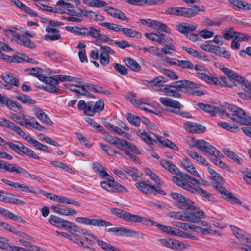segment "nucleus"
Returning a JSON list of instances; mask_svg holds the SVG:
<instances>
[{"label": "nucleus", "instance_id": "1", "mask_svg": "<svg viewBox=\"0 0 251 251\" xmlns=\"http://www.w3.org/2000/svg\"><path fill=\"white\" fill-rule=\"evenodd\" d=\"M224 110L226 115L233 121L248 125L251 123V118L240 108L227 104Z\"/></svg>", "mask_w": 251, "mask_h": 251}, {"label": "nucleus", "instance_id": "2", "mask_svg": "<svg viewBox=\"0 0 251 251\" xmlns=\"http://www.w3.org/2000/svg\"><path fill=\"white\" fill-rule=\"evenodd\" d=\"M199 78L210 84H214L220 86H227L231 87L232 85L228 84L226 79L224 77H220L218 79L215 77H212L206 74L207 69L201 65L194 66V68Z\"/></svg>", "mask_w": 251, "mask_h": 251}, {"label": "nucleus", "instance_id": "3", "mask_svg": "<svg viewBox=\"0 0 251 251\" xmlns=\"http://www.w3.org/2000/svg\"><path fill=\"white\" fill-rule=\"evenodd\" d=\"M7 149H12L19 155H26L35 159H39V156L32 150L27 147L25 146L22 143L18 142L15 144L11 142H7L6 144Z\"/></svg>", "mask_w": 251, "mask_h": 251}, {"label": "nucleus", "instance_id": "4", "mask_svg": "<svg viewBox=\"0 0 251 251\" xmlns=\"http://www.w3.org/2000/svg\"><path fill=\"white\" fill-rule=\"evenodd\" d=\"M107 177L105 181L100 182V185L103 189L110 193L127 192L126 187L115 181L112 176H109Z\"/></svg>", "mask_w": 251, "mask_h": 251}, {"label": "nucleus", "instance_id": "5", "mask_svg": "<svg viewBox=\"0 0 251 251\" xmlns=\"http://www.w3.org/2000/svg\"><path fill=\"white\" fill-rule=\"evenodd\" d=\"M175 175L176 176H173L172 180L176 185L189 192L194 190L193 187L188 183V179L189 178V175L180 171L179 170Z\"/></svg>", "mask_w": 251, "mask_h": 251}, {"label": "nucleus", "instance_id": "6", "mask_svg": "<svg viewBox=\"0 0 251 251\" xmlns=\"http://www.w3.org/2000/svg\"><path fill=\"white\" fill-rule=\"evenodd\" d=\"M170 195L175 201L174 205L180 209L187 211L190 204H193V201L191 200L180 193L172 192Z\"/></svg>", "mask_w": 251, "mask_h": 251}, {"label": "nucleus", "instance_id": "7", "mask_svg": "<svg viewBox=\"0 0 251 251\" xmlns=\"http://www.w3.org/2000/svg\"><path fill=\"white\" fill-rule=\"evenodd\" d=\"M230 227L236 238L244 244V246L241 248V249L246 251H251V237L249 234L233 226H230Z\"/></svg>", "mask_w": 251, "mask_h": 251}, {"label": "nucleus", "instance_id": "8", "mask_svg": "<svg viewBox=\"0 0 251 251\" xmlns=\"http://www.w3.org/2000/svg\"><path fill=\"white\" fill-rule=\"evenodd\" d=\"M221 70L230 79L236 80L242 84L245 87L244 88V90L251 94V84L247 80H245L244 78L238 74L234 72L228 68L223 67L221 69Z\"/></svg>", "mask_w": 251, "mask_h": 251}, {"label": "nucleus", "instance_id": "9", "mask_svg": "<svg viewBox=\"0 0 251 251\" xmlns=\"http://www.w3.org/2000/svg\"><path fill=\"white\" fill-rule=\"evenodd\" d=\"M7 128L16 132L19 136L32 144L37 150H40L41 148L43 145L42 143L28 135L20 127L16 126L14 123L11 122Z\"/></svg>", "mask_w": 251, "mask_h": 251}, {"label": "nucleus", "instance_id": "10", "mask_svg": "<svg viewBox=\"0 0 251 251\" xmlns=\"http://www.w3.org/2000/svg\"><path fill=\"white\" fill-rule=\"evenodd\" d=\"M186 212L187 221L192 223H197L199 219L204 218L206 217L204 212L197 207L193 202Z\"/></svg>", "mask_w": 251, "mask_h": 251}, {"label": "nucleus", "instance_id": "11", "mask_svg": "<svg viewBox=\"0 0 251 251\" xmlns=\"http://www.w3.org/2000/svg\"><path fill=\"white\" fill-rule=\"evenodd\" d=\"M193 146L201 151L207 153L209 157L211 154L219 156V151L209 143L203 140L200 139L195 141Z\"/></svg>", "mask_w": 251, "mask_h": 251}, {"label": "nucleus", "instance_id": "12", "mask_svg": "<svg viewBox=\"0 0 251 251\" xmlns=\"http://www.w3.org/2000/svg\"><path fill=\"white\" fill-rule=\"evenodd\" d=\"M39 193L42 194L50 199L61 203H66L68 204H72L75 206H80L81 203L78 201H75L74 200L68 198L66 197L58 196L54 194L46 192L43 190H40L39 191Z\"/></svg>", "mask_w": 251, "mask_h": 251}, {"label": "nucleus", "instance_id": "13", "mask_svg": "<svg viewBox=\"0 0 251 251\" xmlns=\"http://www.w3.org/2000/svg\"><path fill=\"white\" fill-rule=\"evenodd\" d=\"M75 221L79 223L97 226L98 227H107L112 226V223L103 220L90 219L86 217H77Z\"/></svg>", "mask_w": 251, "mask_h": 251}, {"label": "nucleus", "instance_id": "14", "mask_svg": "<svg viewBox=\"0 0 251 251\" xmlns=\"http://www.w3.org/2000/svg\"><path fill=\"white\" fill-rule=\"evenodd\" d=\"M142 23L147 26L155 30L170 33V30L167 26L160 21L152 19H145L142 20Z\"/></svg>", "mask_w": 251, "mask_h": 251}, {"label": "nucleus", "instance_id": "15", "mask_svg": "<svg viewBox=\"0 0 251 251\" xmlns=\"http://www.w3.org/2000/svg\"><path fill=\"white\" fill-rule=\"evenodd\" d=\"M205 10L204 6H201V7L194 6L192 8L180 7L179 16H183L186 18L193 17L196 16L199 12L204 11Z\"/></svg>", "mask_w": 251, "mask_h": 251}, {"label": "nucleus", "instance_id": "16", "mask_svg": "<svg viewBox=\"0 0 251 251\" xmlns=\"http://www.w3.org/2000/svg\"><path fill=\"white\" fill-rule=\"evenodd\" d=\"M159 241L163 246L174 250H182L186 249L187 246H189L188 244H185L179 241L171 239H160Z\"/></svg>", "mask_w": 251, "mask_h": 251}, {"label": "nucleus", "instance_id": "17", "mask_svg": "<svg viewBox=\"0 0 251 251\" xmlns=\"http://www.w3.org/2000/svg\"><path fill=\"white\" fill-rule=\"evenodd\" d=\"M19 124L23 126L29 125L32 128L45 133L48 131V129L40 125L33 117H29L28 118L22 117L21 122Z\"/></svg>", "mask_w": 251, "mask_h": 251}, {"label": "nucleus", "instance_id": "18", "mask_svg": "<svg viewBox=\"0 0 251 251\" xmlns=\"http://www.w3.org/2000/svg\"><path fill=\"white\" fill-rule=\"evenodd\" d=\"M0 170H3L9 173L17 174H26L27 171L21 167L17 166L15 164H11L7 162L0 160Z\"/></svg>", "mask_w": 251, "mask_h": 251}, {"label": "nucleus", "instance_id": "19", "mask_svg": "<svg viewBox=\"0 0 251 251\" xmlns=\"http://www.w3.org/2000/svg\"><path fill=\"white\" fill-rule=\"evenodd\" d=\"M0 170H3L9 173L17 174H26L27 171L21 167L17 166L15 164H11L7 162L0 160Z\"/></svg>", "mask_w": 251, "mask_h": 251}, {"label": "nucleus", "instance_id": "20", "mask_svg": "<svg viewBox=\"0 0 251 251\" xmlns=\"http://www.w3.org/2000/svg\"><path fill=\"white\" fill-rule=\"evenodd\" d=\"M108 232L113 233L116 236L133 237L138 235V232L128 228L123 227H113L106 230Z\"/></svg>", "mask_w": 251, "mask_h": 251}, {"label": "nucleus", "instance_id": "21", "mask_svg": "<svg viewBox=\"0 0 251 251\" xmlns=\"http://www.w3.org/2000/svg\"><path fill=\"white\" fill-rule=\"evenodd\" d=\"M137 135L146 143L149 145H152V142L158 144L161 142L160 138L156 134L151 132H145V131L139 130L137 132Z\"/></svg>", "mask_w": 251, "mask_h": 251}, {"label": "nucleus", "instance_id": "22", "mask_svg": "<svg viewBox=\"0 0 251 251\" xmlns=\"http://www.w3.org/2000/svg\"><path fill=\"white\" fill-rule=\"evenodd\" d=\"M135 186L140 192L147 195H152V190H156L155 186L149 183L148 181L137 182Z\"/></svg>", "mask_w": 251, "mask_h": 251}, {"label": "nucleus", "instance_id": "23", "mask_svg": "<svg viewBox=\"0 0 251 251\" xmlns=\"http://www.w3.org/2000/svg\"><path fill=\"white\" fill-rule=\"evenodd\" d=\"M86 36H90L96 39L103 42H108L111 40L105 35L101 34L99 29L92 26L87 28Z\"/></svg>", "mask_w": 251, "mask_h": 251}, {"label": "nucleus", "instance_id": "24", "mask_svg": "<svg viewBox=\"0 0 251 251\" xmlns=\"http://www.w3.org/2000/svg\"><path fill=\"white\" fill-rule=\"evenodd\" d=\"M128 143L130 144V147H128L127 146L124 147L123 149L120 150L124 151L125 154L133 162L137 163H140V161L139 158L132 154L129 151L134 152L137 154H141V151L135 145H133L131 143L128 142Z\"/></svg>", "mask_w": 251, "mask_h": 251}, {"label": "nucleus", "instance_id": "25", "mask_svg": "<svg viewBox=\"0 0 251 251\" xmlns=\"http://www.w3.org/2000/svg\"><path fill=\"white\" fill-rule=\"evenodd\" d=\"M104 140L113 145L117 148L123 149L124 147H130V144L128 143V141L111 135H107L104 137Z\"/></svg>", "mask_w": 251, "mask_h": 251}, {"label": "nucleus", "instance_id": "26", "mask_svg": "<svg viewBox=\"0 0 251 251\" xmlns=\"http://www.w3.org/2000/svg\"><path fill=\"white\" fill-rule=\"evenodd\" d=\"M51 209L54 212L62 215L74 216L77 214V212L75 210L61 205H53Z\"/></svg>", "mask_w": 251, "mask_h": 251}, {"label": "nucleus", "instance_id": "27", "mask_svg": "<svg viewBox=\"0 0 251 251\" xmlns=\"http://www.w3.org/2000/svg\"><path fill=\"white\" fill-rule=\"evenodd\" d=\"M184 127L186 131L194 133H201L206 130L205 126L196 123L187 122L184 124Z\"/></svg>", "mask_w": 251, "mask_h": 251}, {"label": "nucleus", "instance_id": "28", "mask_svg": "<svg viewBox=\"0 0 251 251\" xmlns=\"http://www.w3.org/2000/svg\"><path fill=\"white\" fill-rule=\"evenodd\" d=\"M197 105L201 109L209 113L211 116H214L218 113L224 114L225 112L224 108L222 106L218 107L201 103H198Z\"/></svg>", "mask_w": 251, "mask_h": 251}, {"label": "nucleus", "instance_id": "29", "mask_svg": "<svg viewBox=\"0 0 251 251\" xmlns=\"http://www.w3.org/2000/svg\"><path fill=\"white\" fill-rule=\"evenodd\" d=\"M77 106L79 110H83L87 115L93 116L95 113L94 105L92 102L86 103L84 100H80L77 104Z\"/></svg>", "mask_w": 251, "mask_h": 251}, {"label": "nucleus", "instance_id": "30", "mask_svg": "<svg viewBox=\"0 0 251 251\" xmlns=\"http://www.w3.org/2000/svg\"><path fill=\"white\" fill-rule=\"evenodd\" d=\"M180 162L183 167L190 174L193 176L200 177V174L196 170L194 165L191 162L190 160L186 157L182 158L180 160Z\"/></svg>", "mask_w": 251, "mask_h": 251}, {"label": "nucleus", "instance_id": "31", "mask_svg": "<svg viewBox=\"0 0 251 251\" xmlns=\"http://www.w3.org/2000/svg\"><path fill=\"white\" fill-rule=\"evenodd\" d=\"M175 87L179 91L181 88H187L190 89H197L200 87V84L193 82L187 80H182L173 83Z\"/></svg>", "mask_w": 251, "mask_h": 251}, {"label": "nucleus", "instance_id": "32", "mask_svg": "<svg viewBox=\"0 0 251 251\" xmlns=\"http://www.w3.org/2000/svg\"><path fill=\"white\" fill-rule=\"evenodd\" d=\"M0 77L7 84L16 87L19 86L18 79L12 73L9 72H3L1 74Z\"/></svg>", "mask_w": 251, "mask_h": 251}, {"label": "nucleus", "instance_id": "33", "mask_svg": "<svg viewBox=\"0 0 251 251\" xmlns=\"http://www.w3.org/2000/svg\"><path fill=\"white\" fill-rule=\"evenodd\" d=\"M197 27L198 25H193L187 23H180L177 26L178 30L183 34L194 31Z\"/></svg>", "mask_w": 251, "mask_h": 251}, {"label": "nucleus", "instance_id": "34", "mask_svg": "<svg viewBox=\"0 0 251 251\" xmlns=\"http://www.w3.org/2000/svg\"><path fill=\"white\" fill-rule=\"evenodd\" d=\"M105 11L111 16H113L117 19L123 20L128 21V19L126 17V15L121 11L119 9L114 8L112 7H107L105 9Z\"/></svg>", "mask_w": 251, "mask_h": 251}, {"label": "nucleus", "instance_id": "35", "mask_svg": "<svg viewBox=\"0 0 251 251\" xmlns=\"http://www.w3.org/2000/svg\"><path fill=\"white\" fill-rule=\"evenodd\" d=\"M159 101L165 106L171 107L176 109H180L181 107V104L178 101L168 97H160L159 98Z\"/></svg>", "mask_w": 251, "mask_h": 251}, {"label": "nucleus", "instance_id": "36", "mask_svg": "<svg viewBox=\"0 0 251 251\" xmlns=\"http://www.w3.org/2000/svg\"><path fill=\"white\" fill-rule=\"evenodd\" d=\"M64 25L62 22L50 19L49 25L46 27L45 31L48 33L59 32V30L57 28L58 26Z\"/></svg>", "mask_w": 251, "mask_h": 251}, {"label": "nucleus", "instance_id": "37", "mask_svg": "<svg viewBox=\"0 0 251 251\" xmlns=\"http://www.w3.org/2000/svg\"><path fill=\"white\" fill-rule=\"evenodd\" d=\"M12 187L16 190H20L23 192H30L33 194H37L39 193L37 190H36L33 187H30L27 185H25L23 184L13 182L12 184Z\"/></svg>", "mask_w": 251, "mask_h": 251}, {"label": "nucleus", "instance_id": "38", "mask_svg": "<svg viewBox=\"0 0 251 251\" xmlns=\"http://www.w3.org/2000/svg\"><path fill=\"white\" fill-rule=\"evenodd\" d=\"M35 115L41 121L45 123L48 125L52 126L53 123L52 121L49 118L48 115L41 109H36L35 110Z\"/></svg>", "mask_w": 251, "mask_h": 251}, {"label": "nucleus", "instance_id": "39", "mask_svg": "<svg viewBox=\"0 0 251 251\" xmlns=\"http://www.w3.org/2000/svg\"><path fill=\"white\" fill-rule=\"evenodd\" d=\"M93 169L96 173H97L100 177L103 178H106L109 175L105 171L103 167L99 162H95L93 163Z\"/></svg>", "mask_w": 251, "mask_h": 251}, {"label": "nucleus", "instance_id": "40", "mask_svg": "<svg viewBox=\"0 0 251 251\" xmlns=\"http://www.w3.org/2000/svg\"><path fill=\"white\" fill-rule=\"evenodd\" d=\"M187 153L191 158L195 159L199 163L206 166H208L209 165L208 162L203 156H202L196 151H188Z\"/></svg>", "mask_w": 251, "mask_h": 251}, {"label": "nucleus", "instance_id": "41", "mask_svg": "<svg viewBox=\"0 0 251 251\" xmlns=\"http://www.w3.org/2000/svg\"><path fill=\"white\" fill-rule=\"evenodd\" d=\"M36 6L45 11L60 14L65 13V11L59 8L53 7L41 3L36 4Z\"/></svg>", "mask_w": 251, "mask_h": 251}, {"label": "nucleus", "instance_id": "42", "mask_svg": "<svg viewBox=\"0 0 251 251\" xmlns=\"http://www.w3.org/2000/svg\"><path fill=\"white\" fill-rule=\"evenodd\" d=\"M219 153H220L219 156L211 154L209 157L210 159L214 164L218 165L219 167L225 168L226 170L230 171V168L220 160V158L222 157L223 156L219 151Z\"/></svg>", "mask_w": 251, "mask_h": 251}, {"label": "nucleus", "instance_id": "43", "mask_svg": "<svg viewBox=\"0 0 251 251\" xmlns=\"http://www.w3.org/2000/svg\"><path fill=\"white\" fill-rule=\"evenodd\" d=\"M193 190H192L190 191V193L192 194H195L196 193H199L200 194L202 197H204L205 199H206L207 200L209 201H214V198L212 194H210L209 192L206 191L205 190H203V189L198 187L196 188H194L193 187Z\"/></svg>", "mask_w": 251, "mask_h": 251}, {"label": "nucleus", "instance_id": "44", "mask_svg": "<svg viewBox=\"0 0 251 251\" xmlns=\"http://www.w3.org/2000/svg\"><path fill=\"white\" fill-rule=\"evenodd\" d=\"M145 36L149 40L152 41L156 42L160 44H164L165 39L164 38L163 34H156L155 33H146L144 34Z\"/></svg>", "mask_w": 251, "mask_h": 251}, {"label": "nucleus", "instance_id": "45", "mask_svg": "<svg viewBox=\"0 0 251 251\" xmlns=\"http://www.w3.org/2000/svg\"><path fill=\"white\" fill-rule=\"evenodd\" d=\"M160 165L165 169L174 174H176L179 170L175 165L165 160H161L160 161Z\"/></svg>", "mask_w": 251, "mask_h": 251}, {"label": "nucleus", "instance_id": "46", "mask_svg": "<svg viewBox=\"0 0 251 251\" xmlns=\"http://www.w3.org/2000/svg\"><path fill=\"white\" fill-rule=\"evenodd\" d=\"M223 152L227 155L230 159H232L237 164H241L243 162V159L239 156L234 153L230 149L228 148H224L222 150Z\"/></svg>", "mask_w": 251, "mask_h": 251}, {"label": "nucleus", "instance_id": "47", "mask_svg": "<svg viewBox=\"0 0 251 251\" xmlns=\"http://www.w3.org/2000/svg\"><path fill=\"white\" fill-rule=\"evenodd\" d=\"M182 49L190 55L201 60H206V57L202 56L201 53L193 48L187 47L185 46L182 47Z\"/></svg>", "mask_w": 251, "mask_h": 251}, {"label": "nucleus", "instance_id": "48", "mask_svg": "<svg viewBox=\"0 0 251 251\" xmlns=\"http://www.w3.org/2000/svg\"><path fill=\"white\" fill-rule=\"evenodd\" d=\"M167 215L170 218L187 221L186 212H181L179 211H170L167 213Z\"/></svg>", "mask_w": 251, "mask_h": 251}, {"label": "nucleus", "instance_id": "49", "mask_svg": "<svg viewBox=\"0 0 251 251\" xmlns=\"http://www.w3.org/2000/svg\"><path fill=\"white\" fill-rule=\"evenodd\" d=\"M40 80L45 83L48 85L56 86L59 84L57 78H56V75L51 77H47L45 76H40Z\"/></svg>", "mask_w": 251, "mask_h": 251}, {"label": "nucleus", "instance_id": "50", "mask_svg": "<svg viewBox=\"0 0 251 251\" xmlns=\"http://www.w3.org/2000/svg\"><path fill=\"white\" fill-rule=\"evenodd\" d=\"M186 225L187 226H186V229L185 230H189L191 231L201 234L202 235H204L205 233L208 231L207 229H201V226H199L196 225L189 224L187 223Z\"/></svg>", "mask_w": 251, "mask_h": 251}, {"label": "nucleus", "instance_id": "51", "mask_svg": "<svg viewBox=\"0 0 251 251\" xmlns=\"http://www.w3.org/2000/svg\"><path fill=\"white\" fill-rule=\"evenodd\" d=\"M186 225L187 226H186V229L185 230H189L191 231L201 234L202 235H204L205 233L208 231L207 229H201V226H199L196 225L189 224L187 223Z\"/></svg>", "mask_w": 251, "mask_h": 251}, {"label": "nucleus", "instance_id": "52", "mask_svg": "<svg viewBox=\"0 0 251 251\" xmlns=\"http://www.w3.org/2000/svg\"><path fill=\"white\" fill-rule=\"evenodd\" d=\"M126 65L135 72H139L141 70V66L134 60L127 58L125 60Z\"/></svg>", "mask_w": 251, "mask_h": 251}, {"label": "nucleus", "instance_id": "53", "mask_svg": "<svg viewBox=\"0 0 251 251\" xmlns=\"http://www.w3.org/2000/svg\"><path fill=\"white\" fill-rule=\"evenodd\" d=\"M1 201L20 205H23L25 203L24 201L21 200L3 195L1 199Z\"/></svg>", "mask_w": 251, "mask_h": 251}, {"label": "nucleus", "instance_id": "54", "mask_svg": "<svg viewBox=\"0 0 251 251\" xmlns=\"http://www.w3.org/2000/svg\"><path fill=\"white\" fill-rule=\"evenodd\" d=\"M86 27L80 28L76 26H67L66 29L67 31L72 33H75L78 35L86 36Z\"/></svg>", "mask_w": 251, "mask_h": 251}, {"label": "nucleus", "instance_id": "55", "mask_svg": "<svg viewBox=\"0 0 251 251\" xmlns=\"http://www.w3.org/2000/svg\"><path fill=\"white\" fill-rule=\"evenodd\" d=\"M120 31L122 32L125 35L132 38H140L141 37V35L138 32L130 28L121 27Z\"/></svg>", "mask_w": 251, "mask_h": 251}, {"label": "nucleus", "instance_id": "56", "mask_svg": "<svg viewBox=\"0 0 251 251\" xmlns=\"http://www.w3.org/2000/svg\"><path fill=\"white\" fill-rule=\"evenodd\" d=\"M128 121L132 125H134L136 127H138L141 123V120L140 118L135 115L131 113H127L126 116Z\"/></svg>", "mask_w": 251, "mask_h": 251}, {"label": "nucleus", "instance_id": "57", "mask_svg": "<svg viewBox=\"0 0 251 251\" xmlns=\"http://www.w3.org/2000/svg\"><path fill=\"white\" fill-rule=\"evenodd\" d=\"M199 180H198L194 177L191 176H189V178L188 179V183H191L193 186H196L197 185H203L205 186L209 185V182L201 177L200 176Z\"/></svg>", "mask_w": 251, "mask_h": 251}, {"label": "nucleus", "instance_id": "58", "mask_svg": "<svg viewBox=\"0 0 251 251\" xmlns=\"http://www.w3.org/2000/svg\"><path fill=\"white\" fill-rule=\"evenodd\" d=\"M55 77L57 78L58 82L69 81V82H77L78 83H81V81H80L79 79H78L77 78L74 77L70 76L64 75H56Z\"/></svg>", "mask_w": 251, "mask_h": 251}, {"label": "nucleus", "instance_id": "59", "mask_svg": "<svg viewBox=\"0 0 251 251\" xmlns=\"http://www.w3.org/2000/svg\"><path fill=\"white\" fill-rule=\"evenodd\" d=\"M17 43L21 44L26 47L31 49H33L36 47V45L33 43L31 42V40L28 39H24L23 37L20 36L17 39Z\"/></svg>", "mask_w": 251, "mask_h": 251}, {"label": "nucleus", "instance_id": "60", "mask_svg": "<svg viewBox=\"0 0 251 251\" xmlns=\"http://www.w3.org/2000/svg\"><path fill=\"white\" fill-rule=\"evenodd\" d=\"M2 215L14 221H18L21 223L25 222V221L22 219L21 217L16 215L14 213L5 209H3Z\"/></svg>", "mask_w": 251, "mask_h": 251}, {"label": "nucleus", "instance_id": "61", "mask_svg": "<svg viewBox=\"0 0 251 251\" xmlns=\"http://www.w3.org/2000/svg\"><path fill=\"white\" fill-rule=\"evenodd\" d=\"M156 226L160 230H161L162 232H165L167 234H169L172 235H174L175 234V230L176 228L159 224H156Z\"/></svg>", "mask_w": 251, "mask_h": 251}, {"label": "nucleus", "instance_id": "62", "mask_svg": "<svg viewBox=\"0 0 251 251\" xmlns=\"http://www.w3.org/2000/svg\"><path fill=\"white\" fill-rule=\"evenodd\" d=\"M141 216L133 214L127 211L125 220L128 222L140 223Z\"/></svg>", "mask_w": 251, "mask_h": 251}, {"label": "nucleus", "instance_id": "63", "mask_svg": "<svg viewBox=\"0 0 251 251\" xmlns=\"http://www.w3.org/2000/svg\"><path fill=\"white\" fill-rule=\"evenodd\" d=\"M214 53L217 55L226 58H228L230 57V54L228 51H227L225 49L222 48L219 46H216Z\"/></svg>", "mask_w": 251, "mask_h": 251}, {"label": "nucleus", "instance_id": "64", "mask_svg": "<svg viewBox=\"0 0 251 251\" xmlns=\"http://www.w3.org/2000/svg\"><path fill=\"white\" fill-rule=\"evenodd\" d=\"M96 243L98 246L100 247L103 250H109L110 251H116L117 250L119 251V250L117 249L115 247L104 241L98 239L96 240Z\"/></svg>", "mask_w": 251, "mask_h": 251}]
</instances>
